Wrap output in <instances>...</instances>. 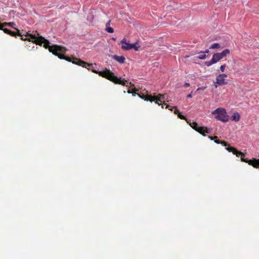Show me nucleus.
<instances>
[{
  "instance_id": "nucleus-9",
  "label": "nucleus",
  "mask_w": 259,
  "mask_h": 259,
  "mask_svg": "<svg viewBox=\"0 0 259 259\" xmlns=\"http://www.w3.org/2000/svg\"><path fill=\"white\" fill-rule=\"evenodd\" d=\"M216 83L219 85H223L227 84L228 82L225 78L221 77L220 75H218L216 77Z\"/></svg>"
},
{
  "instance_id": "nucleus-24",
  "label": "nucleus",
  "mask_w": 259,
  "mask_h": 259,
  "mask_svg": "<svg viewBox=\"0 0 259 259\" xmlns=\"http://www.w3.org/2000/svg\"><path fill=\"white\" fill-rule=\"evenodd\" d=\"M5 26L4 23H1L0 22V30H3L4 29L3 27Z\"/></svg>"
},
{
  "instance_id": "nucleus-4",
  "label": "nucleus",
  "mask_w": 259,
  "mask_h": 259,
  "mask_svg": "<svg viewBox=\"0 0 259 259\" xmlns=\"http://www.w3.org/2000/svg\"><path fill=\"white\" fill-rule=\"evenodd\" d=\"M190 125L196 131L205 136V133L209 134L210 133V130L205 126H198V124L196 122H193L189 123Z\"/></svg>"
},
{
  "instance_id": "nucleus-1",
  "label": "nucleus",
  "mask_w": 259,
  "mask_h": 259,
  "mask_svg": "<svg viewBox=\"0 0 259 259\" xmlns=\"http://www.w3.org/2000/svg\"><path fill=\"white\" fill-rule=\"evenodd\" d=\"M16 29L17 31V32L11 31L7 28H4L3 31L5 33L12 36L19 35L21 36V39L23 40H28L40 46L44 44L43 47L45 48L48 49L50 52H52L54 55L57 56L61 59H64L68 62H71L73 64L81 66L87 69H89V67L92 66V64L88 63L79 59L74 57L71 58L69 57L65 56L64 54H65L67 50L63 46L57 45L51 46H50L49 41L42 36L36 37L35 35L31 34L29 33H27V34L24 36L23 35H21L18 29Z\"/></svg>"
},
{
  "instance_id": "nucleus-3",
  "label": "nucleus",
  "mask_w": 259,
  "mask_h": 259,
  "mask_svg": "<svg viewBox=\"0 0 259 259\" xmlns=\"http://www.w3.org/2000/svg\"><path fill=\"white\" fill-rule=\"evenodd\" d=\"M211 114L216 115L215 118L220 121L226 122L229 120V116L227 115V112L224 108H218L212 111Z\"/></svg>"
},
{
  "instance_id": "nucleus-32",
  "label": "nucleus",
  "mask_w": 259,
  "mask_h": 259,
  "mask_svg": "<svg viewBox=\"0 0 259 259\" xmlns=\"http://www.w3.org/2000/svg\"><path fill=\"white\" fill-rule=\"evenodd\" d=\"M164 96H165V94H163V96H162L163 99H164Z\"/></svg>"
},
{
  "instance_id": "nucleus-31",
  "label": "nucleus",
  "mask_w": 259,
  "mask_h": 259,
  "mask_svg": "<svg viewBox=\"0 0 259 259\" xmlns=\"http://www.w3.org/2000/svg\"><path fill=\"white\" fill-rule=\"evenodd\" d=\"M130 84L131 85V86L134 87V84L132 83L131 82H130Z\"/></svg>"
},
{
  "instance_id": "nucleus-16",
  "label": "nucleus",
  "mask_w": 259,
  "mask_h": 259,
  "mask_svg": "<svg viewBox=\"0 0 259 259\" xmlns=\"http://www.w3.org/2000/svg\"><path fill=\"white\" fill-rule=\"evenodd\" d=\"M206 55L204 53V52H201L200 53V55L197 57V58L199 59H204L206 58Z\"/></svg>"
},
{
  "instance_id": "nucleus-21",
  "label": "nucleus",
  "mask_w": 259,
  "mask_h": 259,
  "mask_svg": "<svg viewBox=\"0 0 259 259\" xmlns=\"http://www.w3.org/2000/svg\"><path fill=\"white\" fill-rule=\"evenodd\" d=\"M162 105H163V108L164 107V106H165L166 108H168L169 110H172V109L171 108H169V106L166 103H165L164 101H163Z\"/></svg>"
},
{
  "instance_id": "nucleus-2",
  "label": "nucleus",
  "mask_w": 259,
  "mask_h": 259,
  "mask_svg": "<svg viewBox=\"0 0 259 259\" xmlns=\"http://www.w3.org/2000/svg\"><path fill=\"white\" fill-rule=\"evenodd\" d=\"M93 72L98 74L99 76L105 78L108 80L114 82L115 84H121L122 85H126L128 83V81L126 80H121V78H118L114 75V73L110 71V70L105 69L102 71H98L95 69H92Z\"/></svg>"
},
{
  "instance_id": "nucleus-28",
  "label": "nucleus",
  "mask_w": 259,
  "mask_h": 259,
  "mask_svg": "<svg viewBox=\"0 0 259 259\" xmlns=\"http://www.w3.org/2000/svg\"><path fill=\"white\" fill-rule=\"evenodd\" d=\"M218 85H218V84H217V83H216V82H215V84H214V88H215V89H217V88L218 87Z\"/></svg>"
},
{
  "instance_id": "nucleus-29",
  "label": "nucleus",
  "mask_w": 259,
  "mask_h": 259,
  "mask_svg": "<svg viewBox=\"0 0 259 259\" xmlns=\"http://www.w3.org/2000/svg\"><path fill=\"white\" fill-rule=\"evenodd\" d=\"M187 97V98H191L192 97V94H190L188 95Z\"/></svg>"
},
{
  "instance_id": "nucleus-5",
  "label": "nucleus",
  "mask_w": 259,
  "mask_h": 259,
  "mask_svg": "<svg viewBox=\"0 0 259 259\" xmlns=\"http://www.w3.org/2000/svg\"><path fill=\"white\" fill-rule=\"evenodd\" d=\"M138 95L142 99H144L146 101H150V102L154 101L156 104H158L159 105H161V103H159V102H161L160 100V97L161 96V95H159V97L158 98L156 97L155 96H152L149 95H144L143 94L142 96L139 94Z\"/></svg>"
},
{
  "instance_id": "nucleus-7",
  "label": "nucleus",
  "mask_w": 259,
  "mask_h": 259,
  "mask_svg": "<svg viewBox=\"0 0 259 259\" xmlns=\"http://www.w3.org/2000/svg\"><path fill=\"white\" fill-rule=\"evenodd\" d=\"M222 59V58L219 53H215L213 55L211 60L210 61L205 62V64L207 66H209L219 62Z\"/></svg>"
},
{
  "instance_id": "nucleus-30",
  "label": "nucleus",
  "mask_w": 259,
  "mask_h": 259,
  "mask_svg": "<svg viewBox=\"0 0 259 259\" xmlns=\"http://www.w3.org/2000/svg\"><path fill=\"white\" fill-rule=\"evenodd\" d=\"M204 53H208L209 52V51L208 50H206L205 52H203Z\"/></svg>"
},
{
  "instance_id": "nucleus-20",
  "label": "nucleus",
  "mask_w": 259,
  "mask_h": 259,
  "mask_svg": "<svg viewBox=\"0 0 259 259\" xmlns=\"http://www.w3.org/2000/svg\"><path fill=\"white\" fill-rule=\"evenodd\" d=\"M226 67V64H224V65H221V67H220V70H221V71L222 72H224V71H225V69Z\"/></svg>"
},
{
  "instance_id": "nucleus-15",
  "label": "nucleus",
  "mask_w": 259,
  "mask_h": 259,
  "mask_svg": "<svg viewBox=\"0 0 259 259\" xmlns=\"http://www.w3.org/2000/svg\"><path fill=\"white\" fill-rule=\"evenodd\" d=\"M221 45L219 43H214L211 45L209 49H220L221 48Z\"/></svg>"
},
{
  "instance_id": "nucleus-23",
  "label": "nucleus",
  "mask_w": 259,
  "mask_h": 259,
  "mask_svg": "<svg viewBox=\"0 0 259 259\" xmlns=\"http://www.w3.org/2000/svg\"><path fill=\"white\" fill-rule=\"evenodd\" d=\"M219 75H220L221 77H222L224 78L227 77V75L226 74H224V73L219 74Z\"/></svg>"
},
{
  "instance_id": "nucleus-27",
  "label": "nucleus",
  "mask_w": 259,
  "mask_h": 259,
  "mask_svg": "<svg viewBox=\"0 0 259 259\" xmlns=\"http://www.w3.org/2000/svg\"><path fill=\"white\" fill-rule=\"evenodd\" d=\"M110 21H109L106 24V26L107 27V26H109L110 25Z\"/></svg>"
},
{
  "instance_id": "nucleus-26",
  "label": "nucleus",
  "mask_w": 259,
  "mask_h": 259,
  "mask_svg": "<svg viewBox=\"0 0 259 259\" xmlns=\"http://www.w3.org/2000/svg\"><path fill=\"white\" fill-rule=\"evenodd\" d=\"M189 86H190V84H189V83H187V82H186V83H185L184 84V87L185 88H188V87H189Z\"/></svg>"
},
{
  "instance_id": "nucleus-10",
  "label": "nucleus",
  "mask_w": 259,
  "mask_h": 259,
  "mask_svg": "<svg viewBox=\"0 0 259 259\" xmlns=\"http://www.w3.org/2000/svg\"><path fill=\"white\" fill-rule=\"evenodd\" d=\"M112 58L120 63H123L125 61V58L122 56L114 55Z\"/></svg>"
},
{
  "instance_id": "nucleus-6",
  "label": "nucleus",
  "mask_w": 259,
  "mask_h": 259,
  "mask_svg": "<svg viewBox=\"0 0 259 259\" xmlns=\"http://www.w3.org/2000/svg\"><path fill=\"white\" fill-rule=\"evenodd\" d=\"M120 44L122 45L121 49L123 50H130L134 49L135 51H138L139 48V47L136 46L135 44L126 42L125 38L121 40Z\"/></svg>"
},
{
  "instance_id": "nucleus-25",
  "label": "nucleus",
  "mask_w": 259,
  "mask_h": 259,
  "mask_svg": "<svg viewBox=\"0 0 259 259\" xmlns=\"http://www.w3.org/2000/svg\"><path fill=\"white\" fill-rule=\"evenodd\" d=\"M206 88V87H201V88H199L197 89V91H199V90H205V89Z\"/></svg>"
},
{
  "instance_id": "nucleus-17",
  "label": "nucleus",
  "mask_w": 259,
  "mask_h": 259,
  "mask_svg": "<svg viewBox=\"0 0 259 259\" xmlns=\"http://www.w3.org/2000/svg\"><path fill=\"white\" fill-rule=\"evenodd\" d=\"M4 24L5 26H10L11 27H12L13 28H14V26L15 25V23L14 22H9V23H7V22H5L4 23Z\"/></svg>"
},
{
  "instance_id": "nucleus-19",
  "label": "nucleus",
  "mask_w": 259,
  "mask_h": 259,
  "mask_svg": "<svg viewBox=\"0 0 259 259\" xmlns=\"http://www.w3.org/2000/svg\"><path fill=\"white\" fill-rule=\"evenodd\" d=\"M106 30L109 33H113L114 32L113 28L110 26L106 27Z\"/></svg>"
},
{
  "instance_id": "nucleus-12",
  "label": "nucleus",
  "mask_w": 259,
  "mask_h": 259,
  "mask_svg": "<svg viewBox=\"0 0 259 259\" xmlns=\"http://www.w3.org/2000/svg\"><path fill=\"white\" fill-rule=\"evenodd\" d=\"M174 108H175L174 113L175 114H177L179 118L181 119L187 120L185 116L181 114V112L178 109H177L176 107H174Z\"/></svg>"
},
{
  "instance_id": "nucleus-13",
  "label": "nucleus",
  "mask_w": 259,
  "mask_h": 259,
  "mask_svg": "<svg viewBox=\"0 0 259 259\" xmlns=\"http://www.w3.org/2000/svg\"><path fill=\"white\" fill-rule=\"evenodd\" d=\"M221 55L222 59L224 58L225 57L227 56L228 55H229L230 53V51L229 49H225L224 51H223L221 53H219Z\"/></svg>"
},
{
  "instance_id": "nucleus-8",
  "label": "nucleus",
  "mask_w": 259,
  "mask_h": 259,
  "mask_svg": "<svg viewBox=\"0 0 259 259\" xmlns=\"http://www.w3.org/2000/svg\"><path fill=\"white\" fill-rule=\"evenodd\" d=\"M226 148V150L228 151L229 152H232L233 154L236 155V156L238 157L241 156V158L242 157L244 158L245 154L241 151H238L235 148L233 147H231L229 146H227Z\"/></svg>"
},
{
  "instance_id": "nucleus-22",
  "label": "nucleus",
  "mask_w": 259,
  "mask_h": 259,
  "mask_svg": "<svg viewBox=\"0 0 259 259\" xmlns=\"http://www.w3.org/2000/svg\"><path fill=\"white\" fill-rule=\"evenodd\" d=\"M208 138L209 139H210L211 140H217L218 139V137L217 136H214V137H211V136H208Z\"/></svg>"
},
{
  "instance_id": "nucleus-18",
  "label": "nucleus",
  "mask_w": 259,
  "mask_h": 259,
  "mask_svg": "<svg viewBox=\"0 0 259 259\" xmlns=\"http://www.w3.org/2000/svg\"><path fill=\"white\" fill-rule=\"evenodd\" d=\"M137 92H138V90L136 89H133L132 90H128L127 91V92L128 93H132V94H133V95H135V94H137Z\"/></svg>"
},
{
  "instance_id": "nucleus-11",
  "label": "nucleus",
  "mask_w": 259,
  "mask_h": 259,
  "mask_svg": "<svg viewBox=\"0 0 259 259\" xmlns=\"http://www.w3.org/2000/svg\"><path fill=\"white\" fill-rule=\"evenodd\" d=\"M231 120L235 122H238L240 119V115L239 113L236 112L233 113L231 117Z\"/></svg>"
},
{
  "instance_id": "nucleus-14",
  "label": "nucleus",
  "mask_w": 259,
  "mask_h": 259,
  "mask_svg": "<svg viewBox=\"0 0 259 259\" xmlns=\"http://www.w3.org/2000/svg\"><path fill=\"white\" fill-rule=\"evenodd\" d=\"M214 142L217 143V144H222L223 146H225V147H227V146L229 145V143H228L227 142L224 141H221V140H214Z\"/></svg>"
},
{
  "instance_id": "nucleus-33",
  "label": "nucleus",
  "mask_w": 259,
  "mask_h": 259,
  "mask_svg": "<svg viewBox=\"0 0 259 259\" xmlns=\"http://www.w3.org/2000/svg\"><path fill=\"white\" fill-rule=\"evenodd\" d=\"M188 57H189V56H185V58H188Z\"/></svg>"
}]
</instances>
